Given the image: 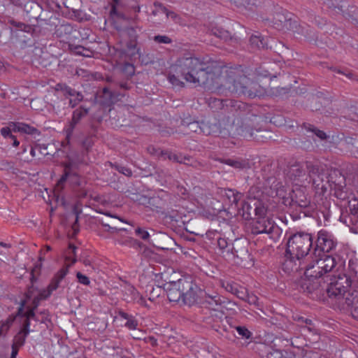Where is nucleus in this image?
Wrapping results in <instances>:
<instances>
[{"label": "nucleus", "instance_id": "nucleus-26", "mask_svg": "<svg viewBox=\"0 0 358 358\" xmlns=\"http://www.w3.org/2000/svg\"><path fill=\"white\" fill-rule=\"evenodd\" d=\"M155 7H159L163 13H165L167 17H170L173 21L176 23H180V17L173 11H169L161 3L155 1L154 3Z\"/></svg>", "mask_w": 358, "mask_h": 358}, {"label": "nucleus", "instance_id": "nucleus-27", "mask_svg": "<svg viewBox=\"0 0 358 358\" xmlns=\"http://www.w3.org/2000/svg\"><path fill=\"white\" fill-rule=\"evenodd\" d=\"M69 96V103L72 107H74L77 103L83 99V95L78 91H68Z\"/></svg>", "mask_w": 358, "mask_h": 358}, {"label": "nucleus", "instance_id": "nucleus-22", "mask_svg": "<svg viewBox=\"0 0 358 358\" xmlns=\"http://www.w3.org/2000/svg\"><path fill=\"white\" fill-rule=\"evenodd\" d=\"M225 164L238 170H242L249 167V164L247 160L241 158L225 159Z\"/></svg>", "mask_w": 358, "mask_h": 358}, {"label": "nucleus", "instance_id": "nucleus-41", "mask_svg": "<svg viewBox=\"0 0 358 358\" xmlns=\"http://www.w3.org/2000/svg\"><path fill=\"white\" fill-rule=\"evenodd\" d=\"M189 131L192 132L201 133V122H192L187 124Z\"/></svg>", "mask_w": 358, "mask_h": 358}, {"label": "nucleus", "instance_id": "nucleus-5", "mask_svg": "<svg viewBox=\"0 0 358 358\" xmlns=\"http://www.w3.org/2000/svg\"><path fill=\"white\" fill-rule=\"evenodd\" d=\"M255 220L252 224V232L254 234H267L272 239L280 235V228L268 217H265L266 210L262 205L255 206L254 208Z\"/></svg>", "mask_w": 358, "mask_h": 358}, {"label": "nucleus", "instance_id": "nucleus-36", "mask_svg": "<svg viewBox=\"0 0 358 358\" xmlns=\"http://www.w3.org/2000/svg\"><path fill=\"white\" fill-rule=\"evenodd\" d=\"M250 41L251 44L254 46H256L257 48H263L264 47V43H263V41L260 36L258 35H253L251 36Z\"/></svg>", "mask_w": 358, "mask_h": 358}, {"label": "nucleus", "instance_id": "nucleus-35", "mask_svg": "<svg viewBox=\"0 0 358 358\" xmlns=\"http://www.w3.org/2000/svg\"><path fill=\"white\" fill-rule=\"evenodd\" d=\"M122 71L127 76H131L135 73V67L131 64L125 63L122 66Z\"/></svg>", "mask_w": 358, "mask_h": 358}, {"label": "nucleus", "instance_id": "nucleus-37", "mask_svg": "<svg viewBox=\"0 0 358 358\" xmlns=\"http://www.w3.org/2000/svg\"><path fill=\"white\" fill-rule=\"evenodd\" d=\"M162 292L160 287H152L150 292L149 300L154 301L157 297H159Z\"/></svg>", "mask_w": 358, "mask_h": 358}, {"label": "nucleus", "instance_id": "nucleus-58", "mask_svg": "<svg viewBox=\"0 0 358 358\" xmlns=\"http://www.w3.org/2000/svg\"><path fill=\"white\" fill-rule=\"evenodd\" d=\"M299 321H301V322H305L306 324H311L312 321L308 319H304L303 317H299Z\"/></svg>", "mask_w": 358, "mask_h": 358}, {"label": "nucleus", "instance_id": "nucleus-43", "mask_svg": "<svg viewBox=\"0 0 358 358\" xmlns=\"http://www.w3.org/2000/svg\"><path fill=\"white\" fill-rule=\"evenodd\" d=\"M101 92L102 96L108 99V101H106L103 102L104 104H110L113 103L115 101L112 98V92L113 91H99Z\"/></svg>", "mask_w": 358, "mask_h": 358}, {"label": "nucleus", "instance_id": "nucleus-53", "mask_svg": "<svg viewBox=\"0 0 358 358\" xmlns=\"http://www.w3.org/2000/svg\"><path fill=\"white\" fill-rule=\"evenodd\" d=\"M34 316V310H29L26 313V320H28L29 322L30 318L33 317Z\"/></svg>", "mask_w": 358, "mask_h": 358}, {"label": "nucleus", "instance_id": "nucleus-59", "mask_svg": "<svg viewBox=\"0 0 358 358\" xmlns=\"http://www.w3.org/2000/svg\"><path fill=\"white\" fill-rule=\"evenodd\" d=\"M12 353L10 358H16V355L17 354V350L15 349V348L12 347Z\"/></svg>", "mask_w": 358, "mask_h": 358}, {"label": "nucleus", "instance_id": "nucleus-44", "mask_svg": "<svg viewBox=\"0 0 358 358\" xmlns=\"http://www.w3.org/2000/svg\"><path fill=\"white\" fill-rule=\"evenodd\" d=\"M134 296V300L139 303L141 306H147V304L145 303V299L134 289H133Z\"/></svg>", "mask_w": 358, "mask_h": 358}, {"label": "nucleus", "instance_id": "nucleus-42", "mask_svg": "<svg viewBox=\"0 0 358 358\" xmlns=\"http://www.w3.org/2000/svg\"><path fill=\"white\" fill-rule=\"evenodd\" d=\"M76 277L80 283H81L84 285H89L90 284V280L89 278L87 276L82 274L80 272H78L76 273Z\"/></svg>", "mask_w": 358, "mask_h": 358}, {"label": "nucleus", "instance_id": "nucleus-8", "mask_svg": "<svg viewBox=\"0 0 358 358\" xmlns=\"http://www.w3.org/2000/svg\"><path fill=\"white\" fill-rule=\"evenodd\" d=\"M337 241L334 236L326 230L322 229L318 231L316 241V247L314 252L319 251L324 253L331 252L336 249Z\"/></svg>", "mask_w": 358, "mask_h": 358}, {"label": "nucleus", "instance_id": "nucleus-54", "mask_svg": "<svg viewBox=\"0 0 358 358\" xmlns=\"http://www.w3.org/2000/svg\"><path fill=\"white\" fill-rule=\"evenodd\" d=\"M103 224L104 227L108 228L106 230L108 231H110V232L113 233L115 231H118V229L116 227H110L108 224Z\"/></svg>", "mask_w": 358, "mask_h": 358}, {"label": "nucleus", "instance_id": "nucleus-1", "mask_svg": "<svg viewBox=\"0 0 358 358\" xmlns=\"http://www.w3.org/2000/svg\"><path fill=\"white\" fill-rule=\"evenodd\" d=\"M170 69L171 73L181 76L186 82L194 84L195 87L205 85L215 77L211 66L190 53L180 57Z\"/></svg>", "mask_w": 358, "mask_h": 358}, {"label": "nucleus", "instance_id": "nucleus-61", "mask_svg": "<svg viewBox=\"0 0 358 358\" xmlns=\"http://www.w3.org/2000/svg\"><path fill=\"white\" fill-rule=\"evenodd\" d=\"M352 315L354 318L358 320V308L352 311Z\"/></svg>", "mask_w": 358, "mask_h": 358}, {"label": "nucleus", "instance_id": "nucleus-12", "mask_svg": "<svg viewBox=\"0 0 358 358\" xmlns=\"http://www.w3.org/2000/svg\"><path fill=\"white\" fill-rule=\"evenodd\" d=\"M332 178H334L333 189L334 196L341 200H345L348 197V189L346 187V180L343 175L338 171L334 170Z\"/></svg>", "mask_w": 358, "mask_h": 358}, {"label": "nucleus", "instance_id": "nucleus-20", "mask_svg": "<svg viewBox=\"0 0 358 358\" xmlns=\"http://www.w3.org/2000/svg\"><path fill=\"white\" fill-rule=\"evenodd\" d=\"M225 291L241 299H244L246 296L245 289L234 282H228L225 286Z\"/></svg>", "mask_w": 358, "mask_h": 358}, {"label": "nucleus", "instance_id": "nucleus-55", "mask_svg": "<svg viewBox=\"0 0 358 358\" xmlns=\"http://www.w3.org/2000/svg\"><path fill=\"white\" fill-rule=\"evenodd\" d=\"M337 73L338 74H342V75H344L347 78H348L349 79H351L352 78V74L350 72H348V73H344L343 71H342L341 70H337L336 71Z\"/></svg>", "mask_w": 358, "mask_h": 358}, {"label": "nucleus", "instance_id": "nucleus-33", "mask_svg": "<svg viewBox=\"0 0 358 358\" xmlns=\"http://www.w3.org/2000/svg\"><path fill=\"white\" fill-rule=\"evenodd\" d=\"M207 302L212 306V308L217 310L221 306L222 300L219 296H209Z\"/></svg>", "mask_w": 358, "mask_h": 358}, {"label": "nucleus", "instance_id": "nucleus-10", "mask_svg": "<svg viewBox=\"0 0 358 358\" xmlns=\"http://www.w3.org/2000/svg\"><path fill=\"white\" fill-rule=\"evenodd\" d=\"M76 262V259L75 257L69 255L66 257L65 265L55 274L49 284L47 288L48 294L45 296V297L50 296L53 291L56 290L59 287L60 282L69 273V267Z\"/></svg>", "mask_w": 358, "mask_h": 358}, {"label": "nucleus", "instance_id": "nucleus-16", "mask_svg": "<svg viewBox=\"0 0 358 358\" xmlns=\"http://www.w3.org/2000/svg\"><path fill=\"white\" fill-rule=\"evenodd\" d=\"M341 304L346 305L352 312L358 308V287L356 289L348 290Z\"/></svg>", "mask_w": 358, "mask_h": 358}, {"label": "nucleus", "instance_id": "nucleus-3", "mask_svg": "<svg viewBox=\"0 0 358 358\" xmlns=\"http://www.w3.org/2000/svg\"><path fill=\"white\" fill-rule=\"evenodd\" d=\"M164 288L171 302L191 306L196 301L198 287L187 278L166 282Z\"/></svg>", "mask_w": 358, "mask_h": 358}, {"label": "nucleus", "instance_id": "nucleus-32", "mask_svg": "<svg viewBox=\"0 0 358 358\" xmlns=\"http://www.w3.org/2000/svg\"><path fill=\"white\" fill-rule=\"evenodd\" d=\"M179 77H181V76H178L177 74L170 71L168 79L173 86L183 87L184 83L179 79Z\"/></svg>", "mask_w": 358, "mask_h": 358}, {"label": "nucleus", "instance_id": "nucleus-23", "mask_svg": "<svg viewBox=\"0 0 358 358\" xmlns=\"http://www.w3.org/2000/svg\"><path fill=\"white\" fill-rule=\"evenodd\" d=\"M8 23L12 26L10 28L11 33H13L14 31L13 28H15L16 31H22L27 33H30L33 31L31 26L20 22H17L13 19H9Z\"/></svg>", "mask_w": 358, "mask_h": 358}, {"label": "nucleus", "instance_id": "nucleus-57", "mask_svg": "<svg viewBox=\"0 0 358 358\" xmlns=\"http://www.w3.org/2000/svg\"><path fill=\"white\" fill-rule=\"evenodd\" d=\"M155 8L152 11L153 15H157L159 13H162L159 7H155Z\"/></svg>", "mask_w": 358, "mask_h": 358}, {"label": "nucleus", "instance_id": "nucleus-24", "mask_svg": "<svg viewBox=\"0 0 358 358\" xmlns=\"http://www.w3.org/2000/svg\"><path fill=\"white\" fill-rule=\"evenodd\" d=\"M303 127L306 131L312 132L322 141L327 140L328 138V136L324 131L320 130L313 124L304 123Z\"/></svg>", "mask_w": 358, "mask_h": 358}, {"label": "nucleus", "instance_id": "nucleus-7", "mask_svg": "<svg viewBox=\"0 0 358 358\" xmlns=\"http://www.w3.org/2000/svg\"><path fill=\"white\" fill-rule=\"evenodd\" d=\"M306 167L308 173V182L313 184L317 193L322 194L326 193V187L322 182L327 171L322 166L313 163H308Z\"/></svg>", "mask_w": 358, "mask_h": 358}, {"label": "nucleus", "instance_id": "nucleus-40", "mask_svg": "<svg viewBox=\"0 0 358 358\" xmlns=\"http://www.w3.org/2000/svg\"><path fill=\"white\" fill-rule=\"evenodd\" d=\"M136 234L144 241L148 240L150 235L149 233L141 227H138L135 230Z\"/></svg>", "mask_w": 358, "mask_h": 358}, {"label": "nucleus", "instance_id": "nucleus-19", "mask_svg": "<svg viewBox=\"0 0 358 358\" xmlns=\"http://www.w3.org/2000/svg\"><path fill=\"white\" fill-rule=\"evenodd\" d=\"M30 322L28 320L24 321L22 329L20 332L14 337L13 347L22 346L24 342L26 337L29 333Z\"/></svg>", "mask_w": 358, "mask_h": 358}, {"label": "nucleus", "instance_id": "nucleus-47", "mask_svg": "<svg viewBox=\"0 0 358 358\" xmlns=\"http://www.w3.org/2000/svg\"><path fill=\"white\" fill-rule=\"evenodd\" d=\"M168 158L170 160L173 161V162H179V163L184 162L182 157L181 156H179V155L175 154V153H169L168 155Z\"/></svg>", "mask_w": 358, "mask_h": 358}, {"label": "nucleus", "instance_id": "nucleus-25", "mask_svg": "<svg viewBox=\"0 0 358 358\" xmlns=\"http://www.w3.org/2000/svg\"><path fill=\"white\" fill-rule=\"evenodd\" d=\"M13 124L14 126V129L17 131L23 132L28 134H34L35 133L37 132L36 129L24 123L17 122L13 123Z\"/></svg>", "mask_w": 358, "mask_h": 358}, {"label": "nucleus", "instance_id": "nucleus-51", "mask_svg": "<svg viewBox=\"0 0 358 358\" xmlns=\"http://www.w3.org/2000/svg\"><path fill=\"white\" fill-rule=\"evenodd\" d=\"M229 104L231 105V107H237L238 108H241V105H243L242 102L240 101H233L232 100H229ZM227 106H228L229 103H226Z\"/></svg>", "mask_w": 358, "mask_h": 358}, {"label": "nucleus", "instance_id": "nucleus-30", "mask_svg": "<svg viewBox=\"0 0 358 358\" xmlns=\"http://www.w3.org/2000/svg\"><path fill=\"white\" fill-rule=\"evenodd\" d=\"M334 171H331L330 173H328V171H326L325 173V178L323 179L322 185L326 187V192L328 190H331L333 189L334 185V178H332V172Z\"/></svg>", "mask_w": 358, "mask_h": 358}, {"label": "nucleus", "instance_id": "nucleus-14", "mask_svg": "<svg viewBox=\"0 0 358 358\" xmlns=\"http://www.w3.org/2000/svg\"><path fill=\"white\" fill-rule=\"evenodd\" d=\"M220 129V122L214 117H208L201 121V133L205 135L217 134Z\"/></svg>", "mask_w": 358, "mask_h": 358}, {"label": "nucleus", "instance_id": "nucleus-56", "mask_svg": "<svg viewBox=\"0 0 358 358\" xmlns=\"http://www.w3.org/2000/svg\"><path fill=\"white\" fill-rule=\"evenodd\" d=\"M119 315H120L122 318H123V319H124V320H128V319L131 316V315H128L127 313H124V312H122V311L119 313Z\"/></svg>", "mask_w": 358, "mask_h": 358}, {"label": "nucleus", "instance_id": "nucleus-13", "mask_svg": "<svg viewBox=\"0 0 358 358\" xmlns=\"http://www.w3.org/2000/svg\"><path fill=\"white\" fill-rule=\"evenodd\" d=\"M285 260L282 264V269L287 273L297 272L299 270H304L305 263L303 259H296L285 252Z\"/></svg>", "mask_w": 358, "mask_h": 358}, {"label": "nucleus", "instance_id": "nucleus-63", "mask_svg": "<svg viewBox=\"0 0 358 358\" xmlns=\"http://www.w3.org/2000/svg\"><path fill=\"white\" fill-rule=\"evenodd\" d=\"M213 33L218 38H221L222 36V30H217V31H214Z\"/></svg>", "mask_w": 358, "mask_h": 358}, {"label": "nucleus", "instance_id": "nucleus-9", "mask_svg": "<svg viewBox=\"0 0 358 358\" xmlns=\"http://www.w3.org/2000/svg\"><path fill=\"white\" fill-rule=\"evenodd\" d=\"M241 199V193L231 189H225V213L229 217L238 215Z\"/></svg>", "mask_w": 358, "mask_h": 358}, {"label": "nucleus", "instance_id": "nucleus-38", "mask_svg": "<svg viewBox=\"0 0 358 358\" xmlns=\"http://www.w3.org/2000/svg\"><path fill=\"white\" fill-rule=\"evenodd\" d=\"M125 327L130 330H135L138 327V321L133 317L131 316L125 323Z\"/></svg>", "mask_w": 358, "mask_h": 358}, {"label": "nucleus", "instance_id": "nucleus-6", "mask_svg": "<svg viewBox=\"0 0 358 358\" xmlns=\"http://www.w3.org/2000/svg\"><path fill=\"white\" fill-rule=\"evenodd\" d=\"M351 280L345 274L334 276L327 287V292L330 298H334L341 303L348 292Z\"/></svg>", "mask_w": 358, "mask_h": 358}, {"label": "nucleus", "instance_id": "nucleus-11", "mask_svg": "<svg viewBox=\"0 0 358 358\" xmlns=\"http://www.w3.org/2000/svg\"><path fill=\"white\" fill-rule=\"evenodd\" d=\"M309 163L306 162L304 163H295L291 165L287 171V176L296 185H303L306 181H308V172L306 165Z\"/></svg>", "mask_w": 358, "mask_h": 358}, {"label": "nucleus", "instance_id": "nucleus-45", "mask_svg": "<svg viewBox=\"0 0 358 358\" xmlns=\"http://www.w3.org/2000/svg\"><path fill=\"white\" fill-rule=\"evenodd\" d=\"M127 34L131 38V41H134L137 38V34L136 29L133 27H128L126 29Z\"/></svg>", "mask_w": 358, "mask_h": 358}, {"label": "nucleus", "instance_id": "nucleus-15", "mask_svg": "<svg viewBox=\"0 0 358 358\" xmlns=\"http://www.w3.org/2000/svg\"><path fill=\"white\" fill-rule=\"evenodd\" d=\"M239 243L236 241L234 244H233V247L231 248V251H227V259L229 260L234 261V264H240L241 260L245 257L247 255V249L245 247L240 248Z\"/></svg>", "mask_w": 358, "mask_h": 358}, {"label": "nucleus", "instance_id": "nucleus-2", "mask_svg": "<svg viewBox=\"0 0 358 358\" xmlns=\"http://www.w3.org/2000/svg\"><path fill=\"white\" fill-rule=\"evenodd\" d=\"M336 265L334 257L326 254L313 252L311 261L304 265L305 278L301 287L308 294L317 291L327 274L333 271Z\"/></svg>", "mask_w": 358, "mask_h": 358}, {"label": "nucleus", "instance_id": "nucleus-18", "mask_svg": "<svg viewBox=\"0 0 358 358\" xmlns=\"http://www.w3.org/2000/svg\"><path fill=\"white\" fill-rule=\"evenodd\" d=\"M262 205L259 201H255L253 206L247 202H241V207L238 206V214L246 220L253 219V215H255L254 208L255 206Z\"/></svg>", "mask_w": 358, "mask_h": 358}, {"label": "nucleus", "instance_id": "nucleus-62", "mask_svg": "<svg viewBox=\"0 0 358 358\" xmlns=\"http://www.w3.org/2000/svg\"><path fill=\"white\" fill-rule=\"evenodd\" d=\"M11 140H13V145L15 146V147H17L20 144V142L17 140V138H15V136H14V138H10Z\"/></svg>", "mask_w": 358, "mask_h": 358}, {"label": "nucleus", "instance_id": "nucleus-31", "mask_svg": "<svg viewBox=\"0 0 358 358\" xmlns=\"http://www.w3.org/2000/svg\"><path fill=\"white\" fill-rule=\"evenodd\" d=\"M242 92L245 96L249 99H255L257 97L261 99L266 96V91H242Z\"/></svg>", "mask_w": 358, "mask_h": 358}, {"label": "nucleus", "instance_id": "nucleus-28", "mask_svg": "<svg viewBox=\"0 0 358 358\" xmlns=\"http://www.w3.org/2000/svg\"><path fill=\"white\" fill-rule=\"evenodd\" d=\"M73 166V164L71 162L64 164V173L58 181L56 187V189H58L62 187L63 183L66 181L67 177L71 174V170Z\"/></svg>", "mask_w": 358, "mask_h": 358}, {"label": "nucleus", "instance_id": "nucleus-60", "mask_svg": "<svg viewBox=\"0 0 358 358\" xmlns=\"http://www.w3.org/2000/svg\"><path fill=\"white\" fill-rule=\"evenodd\" d=\"M8 258L6 257V253H3L2 252H0V260L2 262H5V260H7Z\"/></svg>", "mask_w": 358, "mask_h": 358}, {"label": "nucleus", "instance_id": "nucleus-17", "mask_svg": "<svg viewBox=\"0 0 358 358\" xmlns=\"http://www.w3.org/2000/svg\"><path fill=\"white\" fill-rule=\"evenodd\" d=\"M227 322L229 324L231 330H227L225 329V331L234 334V329H235L238 334V336H234L238 338L250 339L252 338V333L246 327L234 324L229 320H227Z\"/></svg>", "mask_w": 358, "mask_h": 358}, {"label": "nucleus", "instance_id": "nucleus-34", "mask_svg": "<svg viewBox=\"0 0 358 358\" xmlns=\"http://www.w3.org/2000/svg\"><path fill=\"white\" fill-rule=\"evenodd\" d=\"M76 124H73V122H69L68 124L64 129V131L66 134V138L68 141H69L71 137L73 135V130L76 127Z\"/></svg>", "mask_w": 358, "mask_h": 358}, {"label": "nucleus", "instance_id": "nucleus-49", "mask_svg": "<svg viewBox=\"0 0 358 358\" xmlns=\"http://www.w3.org/2000/svg\"><path fill=\"white\" fill-rule=\"evenodd\" d=\"M118 171L122 173V174L125 175V176H131V174H132V172L130 169L126 168V167H124V166H121L118 169Z\"/></svg>", "mask_w": 358, "mask_h": 358}, {"label": "nucleus", "instance_id": "nucleus-64", "mask_svg": "<svg viewBox=\"0 0 358 358\" xmlns=\"http://www.w3.org/2000/svg\"><path fill=\"white\" fill-rule=\"evenodd\" d=\"M116 14H117L116 7H115V6H113L112 8L110 10V15H116Z\"/></svg>", "mask_w": 358, "mask_h": 358}, {"label": "nucleus", "instance_id": "nucleus-29", "mask_svg": "<svg viewBox=\"0 0 358 358\" xmlns=\"http://www.w3.org/2000/svg\"><path fill=\"white\" fill-rule=\"evenodd\" d=\"M87 110L82 108L76 109L72 115L71 122L77 125L80 120L87 115Z\"/></svg>", "mask_w": 358, "mask_h": 358}, {"label": "nucleus", "instance_id": "nucleus-48", "mask_svg": "<svg viewBox=\"0 0 358 358\" xmlns=\"http://www.w3.org/2000/svg\"><path fill=\"white\" fill-rule=\"evenodd\" d=\"M146 343L150 344L152 346H156L157 345V340L154 336H148L144 338Z\"/></svg>", "mask_w": 358, "mask_h": 358}, {"label": "nucleus", "instance_id": "nucleus-21", "mask_svg": "<svg viewBox=\"0 0 358 358\" xmlns=\"http://www.w3.org/2000/svg\"><path fill=\"white\" fill-rule=\"evenodd\" d=\"M75 30L70 24H62L56 27L55 34L57 37L68 39Z\"/></svg>", "mask_w": 358, "mask_h": 358}, {"label": "nucleus", "instance_id": "nucleus-46", "mask_svg": "<svg viewBox=\"0 0 358 358\" xmlns=\"http://www.w3.org/2000/svg\"><path fill=\"white\" fill-rule=\"evenodd\" d=\"M1 134L5 138H14V136L12 134L10 129L8 127L1 128Z\"/></svg>", "mask_w": 358, "mask_h": 358}, {"label": "nucleus", "instance_id": "nucleus-50", "mask_svg": "<svg viewBox=\"0 0 358 358\" xmlns=\"http://www.w3.org/2000/svg\"><path fill=\"white\" fill-rule=\"evenodd\" d=\"M12 322H9V321H6V323H3L1 327H0V335L2 334L3 331H6L9 327H10V324Z\"/></svg>", "mask_w": 358, "mask_h": 358}, {"label": "nucleus", "instance_id": "nucleus-39", "mask_svg": "<svg viewBox=\"0 0 358 358\" xmlns=\"http://www.w3.org/2000/svg\"><path fill=\"white\" fill-rule=\"evenodd\" d=\"M154 41L158 43L169 44L172 40L167 36L157 35L154 37Z\"/></svg>", "mask_w": 358, "mask_h": 358}, {"label": "nucleus", "instance_id": "nucleus-4", "mask_svg": "<svg viewBox=\"0 0 358 358\" xmlns=\"http://www.w3.org/2000/svg\"><path fill=\"white\" fill-rule=\"evenodd\" d=\"M313 245V237L310 234L298 232L290 236L287 241L286 253L296 259H303L308 255Z\"/></svg>", "mask_w": 358, "mask_h": 358}, {"label": "nucleus", "instance_id": "nucleus-52", "mask_svg": "<svg viewBox=\"0 0 358 358\" xmlns=\"http://www.w3.org/2000/svg\"><path fill=\"white\" fill-rule=\"evenodd\" d=\"M50 88L52 90H68L67 87L65 85H63V84H61V83L57 84L55 87L50 86Z\"/></svg>", "mask_w": 358, "mask_h": 358}]
</instances>
